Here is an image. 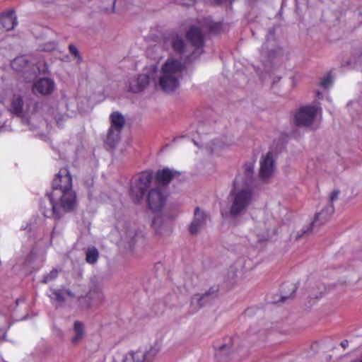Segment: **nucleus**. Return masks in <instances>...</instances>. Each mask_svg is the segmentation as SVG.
<instances>
[{"label":"nucleus","mask_w":362,"mask_h":362,"mask_svg":"<svg viewBox=\"0 0 362 362\" xmlns=\"http://www.w3.org/2000/svg\"><path fill=\"white\" fill-rule=\"evenodd\" d=\"M52 205V216L60 219L76 207V194L72 189V178L66 168L61 169L52 183V192H47Z\"/></svg>","instance_id":"1"},{"label":"nucleus","mask_w":362,"mask_h":362,"mask_svg":"<svg viewBox=\"0 0 362 362\" xmlns=\"http://www.w3.org/2000/svg\"><path fill=\"white\" fill-rule=\"evenodd\" d=\"M177 175H179L177 171L168 168L157 170L155 175L151 170H145L132 182L129 190L130 197L135 203H139L149 188L153 177L158 183L166 186Z\"/></svg>","instance_id":"2"},{"label":"nucleus","mask_w":362,"mask_h":362,"mask_svg":"<svg viewBox=\"0 0 362 362\" xmlns=\"http://www.w3.org/2000/svg\"><path fill=\"white\" fill-rule=\"evenodd\" d=\"M184 68V65L177 59H168L165 62L159 79V86L164 92L171 93L179 87Z\"/></svg>","instance_id":"3"},{"label":"nucleus","mask_w":362,"mask_h":362,"mask_svg":"<svg viewBox=\"0 0 362 362\" xmlns=\"http://www.w3.org/2000/svg\"><path fill=\"white\" fill-rule=\"evenodd\" d=\"M231 206L229 215L232 218L244 214L252 202V190L249 188H240L239 177H237L233 182V188L230 193Z\"/></svg>","instance_id":"4"},{"label":"nucleus","mask_w":362,"mask_h":362,"mask_svg":"<svg viewBox=\"0 0 362 362\" xmlns=\"http://www.w3.org/2000/svg\"><path fill=\"white\" fill-rule=\"evenodd\" d=\"M11 65L16 71L23 73L24 78L27 81L34 80L40 72V67L35 62H32L31 57L28 56L23 55L15 58Z\"/></svg>","instance_id":"5"},{"label":"nucleus","mask_w":362,"mask_h":362,"mask_svg":"<svg viewBox=\"0 0 362 362\" xmlns=\"http://www.w3.org/2000/svg\"><path fill=\"white\" fill-rule=\"evenodd\" d=\"M160 350V344L155 342L148 349L137 350L127 354L123 362H152Z\"/></svg>","instance_id":"6"},{"label":"nucleus","mask_w":362,"mask_h":362,"mask_svg":"<svg viewBox=\"0 0 362 362\" xmlns=\"http://www.w3.org/2000/svg\"><path fill=\"white\" fill-rule=\"evenodd\" d=\"M317 107L312 105L300 107L294 115V124L299 127H310L315 121Z\"/></svg>","instance_id":"7"},{"label":"nucleus","mask_w":362,"mask_h":362,"mask_svg":"<svg viewBox=\"0 0 362 362\" xmlns=\"http://www.w3.org/2000/svg\"><path fill=\"white\" fill-rule=\"evenodd\" d=\"M334 207L333 204H329L325 206L321 211L317 213L313 221L310 223V226L303 230L301 233H298L296 236V240H300L303 235H308L315 230L316 228H319L324 225L329 221L332 215L334 214Z\"/></svg>","instance_id":"8"},{"label":"nucleus","mask_w":362,"mask_h":362,"mask_svg":"<svg viewBox=\"0 0 362 362\" xmlns=\"http://www.w3.org/2000/svg\"><path fill=\"white\" fill-rule=\"evenodd\" d=\"M167 194L163 188L156 187L149 190L146 196L148 207L152 211H160L165 204Z\"/></svg>","instance_id":"9"},{"label":"nucleus","mask_w":362,"mask_h":362,"mask_svg":"<svg viewBox=\"0 0 362 362\" xmlns=\"http://www.w3.org/2000/svg\"><path fill=\"white\" fill-rule=\"evenodd\" d=\"M276 225V221L272 217L267 218L262 223H259L257 226L259 241H266L276 235L277 233Z\"/></svg>","instance_id":"10"},{"label":"nucleus","mask_w":362,"mask_h":362,"mask_svg":"<svg viewBox=\"0 0 362 362\" xmlns=\"http://www.w3.org/2000/svg\"><path fill=\"white\" fill-rule=\"evenodd\" d=\"M219 287L218 286H213L202 294L195 293L191 298V304L196 305L197 309H200L218 297Z\"/></svg>","instance_id":"11"},{"label":"nucleus","mask_w":362,"mask_h":362,"mask_svg":"<svg viewBox=\"0 0 362 362\" xmlns=\"http://www.w3.org/2000/svg\"><path fill=\"white\" fill-rule=\"evenodd\" d=\"M186 37L190 43L196 47V51L192 54L191 57L192 58L193 55L196 53L200 55L202 53L201 49L204 45V40L202 30L196 26H192L187 32Z\"/></svg>","instance_id":"12"},{"label":"nucleus","mask_w":362,"mask_h":362,"mask_svg":"<svg viewBox=\"0 0 362 362\" xmlns=\"http://www.w3.org/2000/svg\"><path fill=\"white\" fill-rule=\"evenodd\" d=\"M206 215L205 212L197 206L194 209V218L189 226V231L191 235H196L199 230L206 224Z\"/></svg>","instance_id":"13"},{"label":"nucleus","mask_w":362,"mask_h":362,"mask_svg":"<svg viewBox=\"0 0 362 362\" xmlns=\"http://www.w3.org/2000/svg\"><path fill=\"white\" fill-rule=\"evenodd\" d=\"M153 74H139L136 78L129 81V91L136 93L142 91L149 84Z\"/></svg>","instance_id":"14"},{"label":"nucleus","mask_w":362,"mask_h":362,"mask_svg":"<svg viewBox=\"0 0 362 362\" xmlns=\"http://www.w3.org/2000/svg\"><path fill=\"white\" fill-rule=\"evenodd\" d=\"M274 161L272 153L269 151L265 156H262L260 160V177L263 179L269 177L274 172Z\"/></svg>","instance_id":"15"},{"label":"nucleus","mask_w":362,"mask_h":362,"mask_svg":"<svg viewBox=\"0 0 362 362\" xmlns=\"http://www.w3.org/2000/svg\"><path fill=\"white\" fill-rule=\"evenodd\" d=\"M54 89V82L48 78H42L33 85V91L41 95L51 94Z\"/></svg>","instance_id":"16"},{"label":"nucleus","mask_w":362,"mask_h":362,"mask_svg":"<svg viewBox=\"0 0 362 362\" xmlns=\"http://www.w3.org/2000/svg\"><path fill=\"white\" fill-rule=\"evenodd\" d=\"M241 180L243 184L239 182L240 188H249L252 190L255 182L254 164L252 163H246L244 165V175Z\"/></svg>","instance_id":"17"},{"label":"nucleus","mask_w":362,"mask_h":362,"mask_svg":"<svg viewBox=\"0 0 362 362\" xmlns=\"http://www.w3.org/2000/svg\"><path fill=\"white\" fill-rule=\"evenodd\" d=\"M63 107V104L60 103H53L50 105L47 110V112L49 115L53 117L57 124L59 127H61L64 124V122L65 121L67 115L61 111L62 107Z\"/></svg>","instance_id":"18"},{"label":"nucleus","mask_w":362,"mask_h":362,"mask_svg":"<svg viewBox=\"0 0 362 362\" xmlns=\"http://www.w3.org/2000/svg\"><path fill=\"white\" fill-rule=\"evenodd\" d=\"M0 24L6 30H11L17 25V18L15 11L10 10L0 16Z\"/></svg>","instance_id":"19"},{"label":"nucleus","mask_w":362,"mask_h":362,"mask_svg":"<svg viewBox=\"0 0 362 362\" xmlns=\"http://www.w3.org/2000/svg\"><path fill=\"white\" fill-rule=\"evenodd\" d=\"M297 288L298 286L296 284L290 282L283 284L281 288V297L279 301L285 303L287 300L293 298ZM276 302H279V300Z\"/></svg>","instance_id":"20"},{"label":"nucleus","mask_w":362,"mask_h":362,"mask_svg":"<svg viewBox=\"0 0 362 362\" xmlns=\"http://www.w3.org/2000/svg\"><path fill=\"white\" fill-rule=\"evenodd\" d=\"M152 227L158 235H168L171 233L172 228L169 224L165 223L164 218L161 216L155 217L152 221Z\"/></svg>","instance_id":"21"},{"label":"nucleus","mask_w":362,"mask_h":362,"mask_svg":"<svg viewBox=\"0 0 362 362\" xmlns=\"http://www.w3.org/2000/svg\"><path fill=\"white\" fill-rule=\"evenodd\" d=\"M266 40L267 42L262 45L260 52L262 54L267 55L269 59H272L276 56V49L274 48L273 45L269 49L268 43L274 41V30L273 28H270L268 30Z\"/></svg>","instance_id":"22"},{"label":"nucleus","mask_w":362,"mask_h":362,"mask_svg":"<svg viewBox=\"0 0 362 362\" xmlns=\"http://www.w3.org/2000/svg\"><path fill=\"white\" fill-rule=\"evenodd\" d=\"M233 340L234 338L232 337L228 339L227 342L219 346H215V356L218 360L221 361L224 356H228L232 353Z\"/></svg>","instance_id":"23"},{"label":"nucleus","mask_w":362,"mask_h":362,"mask_svg":"<svg viewBox=\"0 0 362 362\" xmlns=\"http://www.w3.org/2000/svg\"><path fill=\"white\" fill-rule=\"evenodd\" d=\"M73 330L75 335L71 339V343L76 345L82 341L86 335L84 324L78 320L75 321L73 326Z\"/></svg>","instance_id":"24"},{"label":"nucleus","mask_w":362,"mask_h":362,"mask_svg":"<svg viewBox=\"0 0 362 362\" xmlns=\"http://www.w3.org/2000/svg\"><path fill=\"white\" fill-rule=\"evenodd\" d=\"M170 45L173 51L177 54L185 52L186 45L183 38L178 35H173L170 38Z\"/></svg>","instance_id":"25"},{"label":"nucleus","mask_w":362,"mask_h":362,"mask_svg":"<svg viewBox=\"0 0 362 362\" xmlns=\"http://www.w3.org/2000/svg\"><path fill=\"white\" fill-rule=\"evenodd\" d=\"M24 101L23 97L18 94H14L11 103V110L17 116H21L23 113Z\"/></svg>","instance_id":"26"},{"label":"nucleus","mask_w":362,"mask_h":362,"mask_svg":"<svg viewBox=\"0 0 362 362\" xmlns=\"http://www.w3.org/2000/svg\"><path fill=\"white\" fill-rule=\"evenodd\" d=\"M110 118L111 122L110 127L122 131L125 124V119L124 116L119 112H113L110 115Z\"/></svg>","instance_id":"27"},{"label":"nucleus","mask_w":362,"mask_h":362,"mask_svg":"<svg viewBox=\"0 0 362 362\" xmlns=\"http://www.w3.org/2000/svg\"><path fill=\"white\" fill-rule=\"evenodd\" d=\"M120 133L121 131L110 127L107 135V144L111 148H114L120 140Z\"/></svg>","instance_id":"28"},{"label":"nucleus","mask_w":362,"mask_h":362,"mask_svg":"<svg viewBox=\"0 0 362 362\" xmlns=\"http://www.w3.org/2000/svg\"><path fill=\"white\" fill-rule=\"evenodd\" d=\"M23 123L30 127L31 130L37 129L42 123V119H40V117L37 114H32L28 118L22 117Z\"/></svg>","instance_id":"29"},{"label":"nucleus","mask_w":362,"mask_h":362,"mask_svg":"<svg viewBox=\"0 0 362 362\" xmlns=\"http://www.w3.org/2000/svg\"><path fill=\"white\" fill-rule=\"evenodd\" d=\"M125 236L128 240L130 248H132L137 241L142 240V238L136 233L135 230H127Z\"/></svg>","instance_id":"30"},{"label":"nucleus","mask_w":362,"mask_h":362,"mask_svg":"<svg viewBox=\"0 0 362 362\" xmlns=\"http://www.w3.org/2000/svg\"><path fill=\"white\" fill-rule=\"evenodd\" d=\"M99 253L95 247L88 248L86 252V260L89 264H95L98 259Z\"/></svg>","instance_id":"31"},{"label":"nucleus","mask_w":362,"mask_h":362,"mask_svg":"<svg viewBox=\"0 0 362 362\" xmlns=\"http://www.w3.org/2000/svg\"><path fill=\"white\" fill-rule=\"evenodd\" d=\"M358 63H362V47L355 49L350 61L347 62L349 65H355Z\"/></svg>","instance_id":"32"},{"label":"nucleus","mask_w":362,"mask_h":362,"mask_svg":"<svg viewBox=\"0 0 362 362\" xmlns=\"http://www.w3.org/2000/svg\"><path fill=\"white\" fill-rule=\"evenodd\" d=\"M91 293L92 291L90 292V293ZM78 301L79 306L82 309H88L92 306V297L90 296V294L79 297Z\"/></svg>","instance_id":"33"},{"label":"nucleus","mask_w":362,"mask_h":362,"mask_svg":"<svg viewBox=\"0 0 362 362\" xmlns=\"http://www.w3.org/2000/svg\"><path fill=\"white\" fill-rule=\"evenodd\" d=\"M52 294L54 296V299L61 305L63 304L65 301L64 292V290H54L52 291Z\"/></svg>","instance_id":"34"},{"label":"nucleus","mask_w":362,"mask_h":362,"mask_svg":"<svg viewBox=\"0 0 362 362\" xmlns=\"http://www.w3.org/2000/svg\"><path fill=\"white\" fill-rule=\"evenodd\" d=\"M59 271L57 269H53L47 275L45 276L42 282L43 284H47L50 281L56 279L58 276Z\"/></svg>","instance_id":"35"},{"label":"nucleus","mask_w":362,"mask_h":362,"mask_svg":"<svg viewBox=\"0 0 362 362\" xmlns=\"http://www.w3.org/2000/svg\"><path fill=\"white\" fill-rule=\"evenodd\" d=\"M332 77L330 75H327L325 77L322 78V80L320 81V86L324 88H327L332 84Z\"/></svg>","instance_id":"36"},{"label":"nucleus","mask_w":362,"mask_h":362,"mask_svg":"<svg viewBox=\"0 0 362 362\" xmlns=\"http://www.w3.org/2000/svg\"><path fill=\"white\" fill-rule=\"evenodd\" d=\"M339 193L340 190L339 189H335L331 192L329 199V204H333V202L338 199Z\"/></svg>","instance_id":"37"},{"label":"nucleus","mask_w":362,"mask_h":362,"mask_svg":"<svg viewBox=\"0 0 362 362\" xmlns=\"http://www.w3.org/2000/svg\"><path fill=\"white\" fill-rule=\"evenodd\" d=\"M69 50L71 54H73L74 57H77L80 61L81 60V58L79 54V52L74 45H69Z\"/></svg>","instance_id":"38"},{"label":"nucleus","mask_w":362,"mask_h":362,"mask_svg":"<svg viewBox=\"0 0 362 362\" xmlns=\"http://www.w3.org/2000/svg\"><path fill=\"white\" fill-rule=\"evenodd\" d=\"M221 25L220 23H213L209 25V30L211 32H218L221 30Z\"/></svg>","instance_id":"39"},{"label":"nucleus","mask_w":362,"mask_h":362,"mask_svg":"<svg viewBox=\"0 0 362 362\" xmlns=\"http://www.w3.org/2000/svg\"><path fill=\"white\" fill-rule=\"evenodd\" d=\"M216 5L228 4L230 8L235 0H214Z\"/></svg>","instance_id":"40"},{"label":"nucleus","mask_w":362,"mask_h":362,"mask_svg":"<svg viewBox=\"0 0 362 362\" xmlns=\"http://www.w3.org/2000/svg\"><path fill=\"white\" fill-rule=\"evenodd\" d=\"M183 5L189 6L193 4L196 0H181Z\"/></svg>","instance_id":"41"},{"label":"nucleus","mask_w":362,"mask_h":362,"mask_svg":"<svg viewBox=\"0 0 362 362\" xmlns=\"http://www.w3.org/2000/svg\"><path fill=\"white\" fill-rule=\"evenodd\" d=\"M64 295L66 294L68 296H69L70 298H74V296H75L74 293L69 289L64 290Z\"/></svg>","instance_id":"42"},{"label":"nucleus","mask_w":362,"mask_h":362,"mask_svg":"<svg viewBox=\"0 0 362 362\" xmlns=\"http://www.w3.org/2000/svg\"><path fill=\"white\" fill-rule=\"evenodd\" d=\"M340 345L344 348V349H346L348 345H349V341L348 340L345 339L344 341H342L340 344Z\"/></svg>","instance_id":"43"},{"label":"nucleus","mask_w":362,"mask_h":362,"mask_svg":"<svg viewBox=\"0 0 362 362\" xmlns=\"http://www.w3.org/2000/svg\"><path fill=\"white\" fill-rule=\"evenodd\" d=\"M103 297V294L101 293H98V298H102Z\"/></svg>","instance_id":"44"},{"label":"nucleus","mask_w":362,"mask_h":362,"mask_svg":"<svg viewBox=\"0 0 362 362\" xmlns=\"http://www.w3.org/2000/svg\"><path fill=\"white\" fill-rule=\"evenodd\" d=\"M42 72L43 74H45V73H46V70H45V69H43V70L42 71Z\"/></svg>","instance_id":"45"},{"label":"nucleus","mask_w":362,"mask_h":362,"mask_svg":"<svg viewBox=\"0 0 362 362\" xmlns=\"http://www.w3.org/2000/svg\"><path fill=\"white\" fill-rule=\"evenodd\" d=\"M354 103H349V104H348V105H354Z\"/></svg>","instance_id":"46"},{"label":"nucleus","mask_w":362,"mask_h":362,"mask_svg":"<svg viewBox=\"0 0 362 362\" xmlns=\"http://www.w3.org/2000/svg\"><path fill=\"white\" fill-rule=\"evenodd\" d=\"M360 362H362V360Z\"/></svg>","instance_id":"47"}]
</instances>
